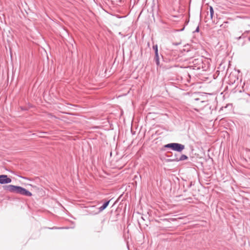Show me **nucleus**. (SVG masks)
Instances as JSON below:
<instances>
[{
	"instance_id": "obj_7",
	"label": "nucleus",
	"mask_w": 250,
	"mask_h": 250,
	"mask_svg": "<svg viewBox=\"0 0 250 250\" xmlns=\"http://www.w3.org/2000/svg\"><path fill=\"white\" fill-rule=\"evenodd\" d=\"M238 80V78L233 74H230L229 76V84H233L236 81Z\"/></svg>"
},
{
	"instance_id": "obj_11",
	"label": "nucleus",
	"mask_w": 250,
	"mask_h": 250,
	"mask_svg": "<svg viewBox=\"0 0 250 250\" xmlns=\"http://www.w3.org/2000/svg\"><path fill=\"white\" fill-rule=\"evenodd\" d=\"M199 31V26H198V27L196 28V30H195V31H194V32H198Z\"/></svg>"
},
{
	"instance_id": "obj_5",
	"label": "nucleus",
	"mask_w": 250,
	"mask_h": 250,
	"mask_svg": "<svg viewBox=\"0 0 250 250\" xmlns=\"http://www.w3.org/2000/svg\"><path fill=\"white\" fill-rule=\"evenodd\" d=\"M153 49L154 50L155 56L154 61L156 62V65L158 66L160 65V57L158 53V46L157 44L153 46Z\"/></svg>"
},
{
	"instance_id": "obj_10",
	"label": "nucleus",
	"mask_w": 250,
	"mask_h": 250,
	"mask_svg": "<svg viewBox=\"0 0 250 250\" xmlns=\"http://www.w3.org/2000/svg\"><path fill=\"white\" fill-rule=\"evenodd\" d=\"M209 12H210V19H212L213 15H214V10H213V7L211 6H209Z\"/></svg>"
},
{
	"instance_id": "obj_13",
	"label": "nucleus",
	"mask_w": 250,
	"mask_h": 250,
	"mask_svg": "<svg viewBox=\"0 0 250 250\" xmlns=\"http://www.w3.org/2000/svg\"><path fill=\"white\" fill-rule=\"evenodd\" d=\"M241 38H242V37H241V36H240V37H239L238 38H237V39H238V40H239V39H240Z\"/></svg>"
},
{
	"instance_id": "obj_15",
	"label": "nucleus",
	"mask_w": 250,
	"mask_h": 250,
	"mask_svg": "<svg viewBox=\"0 0 250 250\" xmlns=\"http://www.w3.org/2000/svg\"><path fill=\"white\" fill-rule=\"evenodd\" d=\"M59 229H63V228H59Z\"/></svg>"
},
{
	"instance_id": "obj_14",
	"label": "nucleus",
	"mask_w": 250,
	"mask_h": 250,
	"mask_svg": "<svg viewBox=\"0 0 250 250\" xmlns=\"http://www.w3.org/2000/svg\"><path fill=\"white\" fill-rule=\"evenodd\" d=\"M195 100L198 101V100H199V99L198 98H196V99H195Z\"/></svg>"
},
{
	"instance_id": "obj_1",
	"label": "nucleus",
	"mask_w": 250,
	"mask_h": 250,
	"mask_svg": "<svg viewBox=\"0 0 250 250\" xmlns=\"http://www.w3.org/2000/svg\"><path fill=\"white\" fill-rule=\"evenodd\" d=\"M3 188L4 190L21 195L30 197L32 195V193L25 188L18 186L12 185L3 186Z\"/></svg>"
},
{
	"instance_id": "obj_9",
	"label": "nucleus",
	"mask_w": 250,
	"mask_h": 250,
	"mask_svg": "<svg viewBox=\"0 0 250 250\" xmlns=\"http://www.w3.org/2000/svg\"><path fill=\"white\" fill-rule=\"evenodd\" d=\"M172 158L168 159V162H178V161L174 160L176 158V157H179V154L175 153L174 155L171 156Z\"/></svg>"
},
{
	"instance_id": "obj_2",
	"label": "nucleus",
	"mask_w": 250,
	"mask_h": 250,
	"mask_svg": "<svg viewBox=\"0 0 250 250\" xmlns=\"http://www.w3.org/2000/svg\"><path fill=\"white\" fill-rule=\"evenodd\" d=\"M192 65L190 67H193V69L199 70L202 69L203 71H207L209 65L208 61L203 57H199L195 59L192 61Z\"/></svg>"
},
{
	"instance_id": "obj_8",
	"label": "nucleus",
	"mask_w": 250,
	"mask_h": 250,
	"mask_svg": "<svg viewBox=\"0 0 250 250\" xmlns=\"http://www.w3.org/2000/svg\"><path fill=\"white\" fill-rule=\"evenodd\" d=\"M187 159H188V157L187 155H186L185 154H182L181 155H179V157H176V158L175 159H174V160L178 161V162H179V161L186 160Z\"/></svg>"
},
{
	"instance_id": "obj_6",
	"label": "nucleus",
	"mask_w": 250,
	"mask_h": 250,
	"mask_svg": "<svg viewBox=\"0 0 250 250\" xmlns=\"http://www.w3.org/2000/svg\"><path fill=\"white\" fill-rule=\"evenodd\" d=\"M12 180L7 175H0V184H6L11 183Z\"/></svg>"
},
{
	"instance_id": "obj_4",
	"label": "nucleus",
	"mask_w": 250,
	"mask_h": 250,
	"mask_svg": "<svg viewBox=\"0 0 250 250\" xmlns=\"http://www.w3.org/2000/svg\"><path fill=\"white\" fill-rule=\"evenodd\" d=\"M110 200H108V201L105 202L103 204V205L101 207H100L99 208H96V210H92V209L95 208V206L90 207L89 208V210H88V212L89 213V214H93V215H95V214H97L99 213V212L102 211L103 210H104V209H105L107 207V206H108L109 203L110 202Z\"/></svg>"
},
{
	"instance_id": "obj_12",
	"label": "nucleus",
	"mask_w": 250,
	"mask_h": 250,
	"mask_svg": "<svg viewBox=\"0 0 250 250\" xmlns=\"http://www.w3.org/2000/svg\"><path fill=\"white\" fill-rule=\"evenodd\" d=\"M21 109L22 110H26L25 108L22 107H21Z\"/></svg>"
},
{
	"instance_id": "obj_3",
	"label": "nucleus",
	"mask_w": 250,
	"mask_h": 250,
	"mask_svg": "<svg viewBox=\"0 0 250 250\" xmlns=\"http://www.w3.org/2000/svg\"><path fill=\"white\" fill-rule=\"evenodd\" d=\"M164 147L180 153L185 148V145L177 143H169L165 145Z\"/></svg>"
}]
</instances>
